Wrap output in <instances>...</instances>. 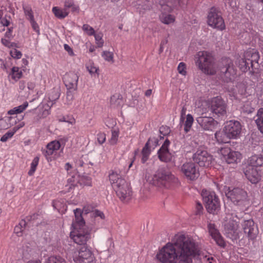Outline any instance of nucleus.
<instances>
[{
    "mask_svg": "<svg viewBox=\"0 0 263 263\" xmlns=\"http://www.w3.org/2000/svg\"><path fill=\"white\" fill-rule=\"evenodd\" d=\"M194 241L188 235L177 234L172 243H167L159 251L156 258L161 263H176Z\"/></svg>",
    "mask_w": 263,
    "mask_h": 263,
    "instance_id": "f257e3e1",
    "label": "nucleus"
},
{
    "mask_svg": "<svg viewBox=\"0 0 263 263\" xmlns=\"http://www.w3.org/2000/svg\"><path fill=\"white\" fill-rule=\"evenodd\" d=\"M150 182L160 188L172 189L178 184V180L168 171L161 168L153 175Z\"/></svg>",
    "mask_w": 263,
    "mask_h": 263,
    "instance_id": "f03ea898",
    "label": "nucleus"
},
{
    "mask_svg": "<svg viewBox=\"0 0 263 263\" xmlns=\"http://www.w3.org/2000/svg\"><path fill=\"white\" fill-rule=\"evenodd\" d=\"M196 58V65L202 72L208 74H214L216 72L214 58L210 53L205 51H199Z\"/></svg>",
    "mask_w": 263,
    "mask_h": 263,
    "instance_id": "7ed1b4c3",
    "label": "nucleus"
},
{
    "mask_svg": "<svg viewBox=\"0 0 263 263\" xmlns=\"http://www.w3.org/2000/svg\"><path fill=\"white\" fill-rule=\"evenodd\" d=\"M219 68L223 80L227 83L230 82L231 84H233L232 81L235 78L237 70L232 60L228 58L222 59Z\"/></svg>",
    "mask_w": 263,
    "mask_h": 263,
    "instance_id": "20e7f679",
    "label": "nucleus"
},
{
    "mask_svg": "<svg viewBox=\"0 0 263 263\" xmlns=\"http://www.w3.org/2000/svg\"><path fill=\"white\" fill-rule=\"evenodd\" d=\"M201 195L208 212L214 213L220 208V201L218 196L213 191L203 190Z\"/></svg>",
    "mask_w": 263,
    "mask_h": 263,
    "instance_id": "39448f33",
    "label": "nucleus"
},
{
    "mask_svg": "<svg viewBox=\"0 0 263 263\" xmlns=\"http://www.w3.org/2000/svg\"><path fill=\"white\" fill-rule=\"evenodd\" d=\"M226 195L234 204L241 206L242 210H243L244 206L249 204L247 193L242 189L234 188L230 190Z\"/></svg>",
    "mask_w": 263,
    "mask_h": 263,
    "instance_id": "423d86ee",
    "label": "nucleus"
},
{
    "mask_svg": "<svg viewBox=\"0 0 263 263\" xmlns=\"http://www.w3.org/2000/svg\"><path fill=\"white\" fill-rule=\"evenodd\" d=\"M207 23L209 26L221 31L226 28L224 20L220 12L215 7L211 8L209 11Z\"/></svg>",
    "mask_w": 263,
    "mask_h": 263,
    "instance_id": "0eeeda50",
    "label": "nucleus"
},
{
    "mask_svg": "<svg viewBox=\"0 0 263 263\" xmlns=\"http://www.w3.org/2000/svg\"><path fill=\"white\" fill-rule=\"evenodd\" d=\"M72 257L76 263H96L92 252L85 246L74 251Z\"/></svg>",
    "mask_w": 263,
    "mask_h": 263,
    "instance_id": "6e6552de",
    "label": "nucleus"
},
{
    "mask_svg": "<svg viewBox=\"0 0 263 263\" xmlns=\"http://www.w3.org/2000/svg\"><path fill=\"white\" fill-rule=\"evenodd\" d=\"M74 230L70 233V237L74 242L79 245L86 243L90 238V231L84 225L74 227Z\"/></svg>",
    "mask_w": 263,
    "mask_h": 263,
    "instance_id": "1a4fd4ad",
    "label": "nucleus"
},
{
    "mask_svg": "<svg viewBox=\"0 0 263 263\" xmlns=\"http://www.w3.org/2000/svg\"><path fill=\"white\" fill-rule=\"evenodd\" d=\"M79 76L74 72H69L66 73L63 77V81L68 91L67 92V98H69L70 101L72 100L73 95L70 90H76L78 88Z\"/></svg>",
    "mask_w": 263,
    "mask_h": 263,
    "instance_id": "9d476101",
    "label": "nucleus"
},
{
    "mask_svg": "<svg viewBox=\"0 0 263 263\" xmlns=\"http://www.w3.org/2000/svg\"><path fill=\"white\" fill-rule=\"evenodd\" d=\"M193 158L195 162L202 167H209L213 160V156L202 147L197 150Z\"/></svg>",
    "mask_w": 263,
    "mask_h": 263,
    "instance_id": "9b49d317",
    "label": "nucleus"
},
{
    "mask_svg": "<svg viewBox=\"0 0 263 263\" xmlns=\"http://www.w3.org/2000/svg\"><path fill=\"white\" fill-rule=\"evenodd\" d=\"M219 153L222 156V159L226 161L227 163H238L242 159L240 153L234 151L229 147L221 148Z\"/></svg>",
    "mask_w": 263,
    "mask_h": 263,
    "instance_id": "f8f14e48",
    "label": "nucleus"
},
{
    "mask_svg": "<svg viewBox=\"0 0 263 263\" xmlns=\"http://www.w3.org/2000/svg\"><path fill=\"white\" fill-rule=\"evenodd\" d=\"M211 111L219 117L226 116L227 113L226 104L220 97L213 98L210 104Z\"/></svg>",
    "mask_w": 263,
    "mask_h": 263,
    "instance_id": "ddd939ff",
    "label": "nucleus"
},
{
    "mask_svg": "<svg viewBox=\"0 0 263 263\" xmlns=\"http://www.w3.org/2000/svg\"><path fill=\"white\" fill-rule=\"evenodd\" d=\"M224 127L232 139H236L239 137L242 126L239 121L236 120L227 121L225 123Z\"/></svg>",
    "mask_w": 263,
    "mask_h": 263,
    "instance_id": "4468645a",
    "label": "nucleus"
},
{
    "mask_svg": "<svg viewBox=\"0 0 263 263\" xmlns=\"http://www.w3.org/2000/svg\"><path fill=\"white\" fill-rule=\"evenodd\" d=\"M244 174L246 178L252 183H257L263 176V170L254 168L251 165H247L244 169Z\"/></svg>",
    "mask_w": 263,
    "mask_h": 263,
    "instance_id": "2eb2a0df",
    "label": "nucleus"
},
{
    "mask_svg": "<svg viewBox=\"0 0 263 263\" xmlns=\"http://www.w3.org/2000/svg\"><path fill=\"white\" fill-rule=\"evenodd\" d=\"M181 171L185 177L190 180H195L199 176V171L195 163L193 162L184 163L181 167Z\"/></svg>",
    "mask_w": 263,
    "mask_h": 263,
    "instance_id": "dca6fc26",
    "label": "nucleus"
},
{
    "mask_svg": "<svg viewBox=\"0 0 263 263\" xmlns=\"http://www.w3.org/2000/svg\"><path fill=\"white\" fill-rule=\"evenodd\" d=\"M244 233L249 240H254L256 238L258 234V229L255 225L254 222L251 219L244 221L242 224Z\"/></svg>",
    "mask_w": 263,
    "mask_h": 263,
    "instance_id": "f3484780",
    "label": "nucleus"
},
{
    "mask_svg": "<svg viewBox=\"0 0 263 263\" xmlns=\"http://www.w3.org/2000/svg\"><path fill=\"white\" fill-rule=\"evenodd\" d=\"M61 147V142L56 140H53L47 144L46 149L43 153L48 162H51L52 160V155H54Z\"/></svg>",
    "mask_w": 263,
    "mask_h": 263,
    "instance_id": "a211bd4d",
    "label": "nucleus"
},
{
    "mask_svg": "<svg viewBox=\"0 0 263 263\" xmlns=\"http://www.w3.org/2000/svg\"><path fill=\"white\" fill-rule=\"evenodd\" d=\"M198 249L197 243L194 242L183 253L182 256L178 260V263H192V258L198 254Z\"/></svg>",
    "mask_w": 263,
    "mask_h": 263,
    "instance_id": "6ab92c4d",
    "label": "nucleus"
},
{
    "mask_svg": "<svg viewBox=\"0 0 263 263\" xmlns=\"http://www.w3.org/2000/svg\"><path fill=\"white\" fill-rule=\"evenodd\" d=\"M79 178L77 181L75 180L76 176H72L70 178L68 179V183L69 184V189L71 190L73 189L78 183L80 185L85 186H90L92 184L91 178L89 176H77Z\"/></svg>",
    "mask_w": 263,
    "mask_h": 263,
    "instance_id": "aec40b11",
    "label": "nucleus"
},
{
    "mask_svg": "<svg viewBox=\"0 0 263 263\" xmlns=\"http://www.w3.org/2000/svg\"><path fill=\"white\" fill-rule=\"evenodd\" d=\"M197 122L205 130H213L215 128L217 122L212 117L201 116L197 118Z\"/></svg>",
    "mask_w": 263,
    "mask_h": 263,
    "instance_id": "412c9836",
    "label": "nucleus"
},
{
    "mask_svg": "<svg viewBox=\"0 0 263 263\" xmlns=\"http://www.w3.org/2000/svg\"><path fill=\"white\" fill-rule=\"evenodd\" d=\"M170 144L169 140H166L158 152V157L162 162H167L172 160V155L168 150Z\"/></svg>",
    "mask_w": 263,
    "mask_h": 263,
    "instance_id": "4be33fe9",
    "label": "nucleus"
},
{
    "mask_svg": "<svg viewBox=\"0 0 263 263\" xmlns=\"http://www.w3.org/2000/svg\"><path fill=\"white\" fill-rule=\"evenodd\" d=\"M117 195L123 201H127L130 198L132 193L128 184L126 182L121 186L115 190Z\"/></svg>",
    "mask_w": 263,
    "mask_h": 263,
    "instance_id": "5701e85b",
    "label": "nucleus"
},
{
    "mask_svg": "<svg viewBox=\"0 0 263 263\" xmlns=\"http://www.w3.org/2000/svg\"><path fill=\"white\" fill-rule=\"evenodd\" d=\"M109 179L111 186L115 191L122 185H124V183L126 182L125 179L121 177L120 174L114 171H112L109 173Z\"/></svg>",
    "mask_w": 263,
    "mask_h": 263,
    "instance_id": "b1692460",
    "label": "nucleus"
},
{
    "mask_svg": "<svg viewBox=\"0 0 263 263\" xmlns=\"http://www.w3.org/2000/svg\"><path fill=\"white\" fill-rule=\"evenodd\" d=\"M7 73L8 80L13 84L17 82L23 76L22 69L17 66L12 67L9 71H7Z\"/></svg>",
    "mask_w": 263,
    "mask_h": 263,
    "instance_id": "393cba45",
    "label": "nucleus"
},
{
    "mask_svg": "<svg viewBox=\"0 0 263 263\" xmlns=\"http://www.w3.org/2000/svg\"><path fill=\"white\" fill-rule=\"evenodd\" d=\"M208 229L210 235L216 243L221 247H224L225 242L218 231L215 228L214 224L212 223L209 224Z\"/></svg>",
    "mask_w": 263,
    "mask_h": 263,
    "instance_id": "a878e982",
    "label": "nucleus"
},
{
    "mask_svg": "<svg viewBox=\"0 0 263 263\" xmlns=\"http://www.w3.org/2000/svg\"><path fill=\"white\" fill-rule=\"evenodd\" d=\"M188 0H160L161 6H166L169 7V11H172L173 8L179 5L181 7L187 5Z\"/></svg>",
    "mask_w": 263,
    "mask_h": 263,
    "instance_id": "bb28decb",
    "label": "nucleus"
},
{
    "mask_svg": "<svg viewBox=\"0 0 263 263\" xmlns=\"http://www.w3.org/2000/svg\"><path fill=\"white\" fill-rule=\"evenodd\" d=\"M248 165L263 170V151L262 154L254 155L249 158Z\"/></svg>",
    "mask_w": 263,
    "mask_h": 263,
    "instance_id": "cd10ccee",
    "label": "nucleus"
},
{
    "mask_svg": "<svg viewBox=\"0 0 263 263\" xmlns=\"http://www.w3.org/2000/svg\"><path fill=\"white\" fill-rule=\"evenodd\" d=\"M259 55L258 53L247 52L245 54V58L242 59L241 61L246 69L248 67L249 68L250 64L251 66H253V62L257 63Z\"/></svg>",
    "mask_w": 263,
    "mask_h": 263,
    "instance_id": "c85d7f7f",
    "label": "nucleus"
},
{
    "mask_svg": "<svg viewBox=\"0 0 263 263\" xmlns=\"http://www.w3.org/2000/svg\"><path fill=\"white\" fill-rule=\"evenodd\" d=\"M215 137L219 143H227L232 139L229 136L227 131L225 130L224 127L222 130L217 131L215 133Z\"/></svg>",
    "mask_w": 263,
    "mask_h": 263,
    "instance_id": "c756f323",
    "label": "nucleus"
},
{
    "mask_svg": "<svg viewBox=\"0 0 263 263\" xmlns=\"http://www.w3.org/2000/svg\"><path fill=\"white\" fill-rule=\"evenodd\" d=\"M52 206L61 214L65 213L67 208L65 200L61 198L53 201Z\"/></svg>",
    "mask_w": 263,
    "mask_h": 263,
    "instance_id": "7c9ffc66",
    "label": "nucleus"
},
{
    "mask_svg": "<svg viewBox=\"0 0 263 263\" xmlns=\"http://www.w3.org/2000/svg\"><path fill=\"white\" fill-rule=\"evenodd\" d=\"M60 96V90L59 88H53L48 93V106H52L55 101L59 99Z\"/></svg>",
    "mask_w": 263,
    "mask_h": 263,
    "instance_id": "2f4dec72",
    "label": "nucleus"
},
{
    "mask_svg": "<svg viewBox=\"0 0 263 263\" xmlns=\"http://www.w3.org/2000/svg\"><path fill=\"white\" fill-rule=\"evenodd\" d=\"M159 18L161 23L166 25L173 24L176 21V17L174 15L167 13H162Z\"/></svg>",
    "mask_w": 263,
    "mask_h": 263,
    "instance_id": "473e14b6",
    "label": "nucleus"
},
{
    "mask_svg": "<svg viewBox=\"0 0 263 263\" xmlns=\"http://www.w3.org/2000/svg\"><path fill=\"white\" fill-rule=\"evenodd\" d=\"M54 15L59 19H63L66 17L69 14V11L66 9L61 8L58 7H54L52 9Z\"/></svg>",
    "mask_w": 263,
    "mask_h": 263,
    "instance_id": "72a5a7b5",
    "label": "nucleus"
},
{
    "mask_svg": "<svg viewBox=\"0 0 263 263\" xmlns=\"http://www.w3.org/2000/svg\"><path fill=\"white\" fill-rule=\"evenodd\" d=\"M82 211L81 209H77L74 210L75 221L73 223V227H77V226H82L85 224L84 220L82 216Z\"/></svg>",
    "mask_w": 263,
    "mask_h": 263,
    "instance_id": "f704fd0d",
    "label": "nucleus"
},
{
    "mask_svg": "<svg viewBox=\"0 0 263 263\" xmlns=\"http://www.w3.org/2000/svg\"><path fill=\"white\" fill-rule=\"evenodd\" d=\"M149 142L150 140L149 139L146 143L142 150L141 161L143 163H144L148 160L151 153V151L149 146Z\"/></svg>",
    "mask_w": 263,
    "mask_h": 263,
    "instance_id": "c9c22d12",
    "label": "nucleus"
},
{
    "mask_svg": "<svg viewBox=\"0 0 263 263\" xmlns=\"http://www.w3.org/2000/svg\"><path fill=\"white\" fill-rule=\"evenodd\" d=\"M256 116V123L258 129L263 134V108H260L258 110Z\"/></svg>",
    "mask_w": 263,
    "mask_h": 263,
    "instance_id": "e433bc0d",
    "label": "nucleus"
},
{
    "mask_svg": "<svg viewBox=\"0 0 263 263\" xmlns=\"http://www.w3.org/2000/svg\"><path fill=\"white\" fill-rule=\"evenodd\" d=\"M86 68L91 76L95 74H99V67L96 66L92 61L89 60L86 64Z\"/></svg>",
    "mask_w": 263,
    "mask_h": 263,
    "instance_id": "4c0bfd02",
    "label": "nucleus"
},
{
    "mask_svg": "<svg viewBox=\"0 0 263 263\" xmlns=\"http://www.w3.org/2000/svg\"><path fill=\"white\" fill-rule=\"evenodd\" d=\"M28 106V103L27 102H25L22 105L15 107L13 109L9 110L8 114L11 115L20 114L23 112V111L26 109Z\"/></svg>",
    "mask_w": 263,
    "mask_h": 263,
    "instance_id": "58836bf2",
    "label": "nucleus"
},
{
    "mask_svg": "<svg viewBox=\"0 0 263 263\" xmlns=\"http://www.w3.org/2000/svg\"><path fill=\"white\" fill-rule=\"evenodd\" d=\"M27 224L26 221L24 219L21 220L19 224L16 226L14 229V233L18 236H21L23 234V232Z\"/></svg>",
    "mask_w": 263,
    "mask_h": 263,
    "instance_id": "ea45409f",
    "label": "nucleus"
},
{
    "mask_svg": "<svg viewBox=\"0 0 263 263\" xmlns=\"http://www.w3.org/2000/svg\"><path fill=\"white\" fill-rule=\"evenodd\" d=\"M194 119L191 114H188L186 116V120L184 124V130L185 133L189 132L193 125Z\"/></svg>",
    "mask_w": 263,
    "mask_h": 263,
    "instance_id": "a19ab883",
    "label": "nucleus"
},
{
    "mask_svg": "<svg viewBox=\"0 0 263 263\" xmlns=\"http://www.w3.org/2000/svg\"><path fill=\"white\" fill-rule=\"evenodd\" d=\"M39 160L40 157L39 156H36L33 158L30 164V169L28 173L29 176L33 175L34 172H35L37 166L39 164Z\"/></svg>",
    "mask_w": 263,
    "mask_h": 263,
    "instance_id": "79ce46f5",
    "label": "nucleus"
},
{
    "mask_svg": "<svg viewBox=\"0 0 263 263\" xmlns=\"http://www.w3.org/2000/svg\"><path fill=\"white\" fill-rule=\"evenodd\" d=\"M237 220H239V218L236 216L235 218H233V223H232V226L230 224L227 225V227L228 229L230 231V233H233L235 234L238 228V223L239 222Z\"/></svg>",
    "mask_w": 263,
    "mask_h": 263,
    "instance_id": "37998d69",
    "label": "nucleus"
},
{
    "mask_svg": "<svg viewBox=\"0 0 263 263\" xmlns=\"http://www.w3.org/2000/svg\"><path fill=\"white\" fill-rule=\"evenodd\" d=\"M93 36H94L95 37V42L97 47H102L103 46L104 43V40L103 39V33L101 32H99L98 33H96Z\"/></svg>",
    "mask_w": 263,
    "mask_h": 263,
    "instance_id": "c03bdc74",
    "label": "nucleus"
},
{
    "mask_svg": "<svg viewBox=\"0 0 263 263\" xmlns=\"http://www.w3.org/2000/svg\"><path fill=\"white\" fill-rule=\"evenodd\" d=\"M18 129V128L14 127L12 130L8 132L3 135L1 138V141L3 142L7 141L9 139L12 137Z\"/></svg>",
    "mask_w": 263,
    "mask_h": 263,
    "instance_id": "a18cd8bd",
    "label": "nucleus"
},
{
    "mask_svg": "<svg viewBox=\"0 0 263 263\" xmlns=\"http://www.w3.org/2000/svg\"><path fill=\"white\" fill-rule=\"evenodd\" d=\"M122 100L119 96L114 95L110 98V104L113 107H118L121 105Z\"/></svg>",
    "mask_w": 263,
    "mask_h": 263,
    "instance_id": "49530a36",
    "label": "nucleus"
},
{
    "mask_svg": "<svg viewBox=\"0 0 263 263\" xmlns=\"http://www.w3.org/2000/svg\"><path fill=\"white\" fill-rule=\"evenodd\" d=\"M47 263H66V262L60 256H51L48 258Z\"/></svg>",
    "mask_w": 263,
    "mask_h": 263,
    "instance_id": "de8ad7c7",
    "label": "nucleus"
},
{
    "mask_svg": "<svg viewBox=\"0 0 263 263\" xmlns=\"http://www.w3.org/2000/svg\"><path fill=\"white\" fill-rule=\"evenodd\" d=\"M91 216L96 220H103L105 219V215L104 213L98 210H95L92 211L91 213Z\"/></svg>",
    "mask_w": 263,
    "mask_h": 263,
    "instance_id": "09e8293b",
    "label": "nucleus"
},
{
    "mask_svg": "<svg viewBox=\"0 0 263 263\" xmlns=\"http://www.w3.org/2000/svg\"><path fill=\"white\" fill-rule=\"evenodd\" d=\"M119 132L118 130L113 129L111 130V136L109 140V142L111 145L116 144L118 140Z\"/></svg>",
    "mask_w": 263,
    "mask_h": 263,
    "instance_id": "8fccbe9b",
    "label": "nucleus"
},
{
    "mask_svg": "<svg viewBox=\"0 0 263 263\" xmlns=\"http://www.w3.org/2000/svg\"><path fill=\"white\" fill-rule=\"evenodd\" d=\"M82 30L89 36L93 35L96 33L94 29L88 24H84Z\"/></svg>",
    "mask_w": 263,
    "mask_h": 263,
    "instance_id": "3c124183",
    "label": "nucleus"
},
{
    "mask_svg": "<svg viewBox=\"0 0 263 263\" xmlns=\"http://www.w3.org/2000/svg\"><path fill=\"white\" fill-rule=\"evenodd\" d=\"M23 9L26 18L29 21L34 19L32 10L30 7L28 6L24 7Z\"/></svg>",
    "mask_w": 263,
    "mask_h": 263,
    "instance_id": "603ef678",
    "label": "nucleus"
},
{
    "mask_svg": "<svg viewBox=\"0 0 263 263\" xmlns=\"http://www.w3.org/2000/svg\"><path fill=\"white\" fill-rule=\"evenodd\" d=\"M102 55L105 60L109 62L114 63V54L112 52L107 51H103Z\"/></svg>",
    "mask_w": 263,
    "mask_h": 263,
    "instance_id": "864d4df0",
    "label": "nucleus"
},
{
    "mask_svg": "<svg viewBox=\"0 0 263 263\" xmlns=\"http://www.w3.org/2000/svg\"><path fill=\"white\" fill-rule=\"evenodd\" d=\"M10 54L12 58L17 59H21L22 56L21 52L15 48L11 49L10 51Z\"/></svg>",
    "mask_w": 263,
    "mask_h": 263,
    "instance_id": "5fc2aeb1",
    "label": "nucleus"
},
{
    "mask_svg": "<svg viewBox=\"0 0 263 263\" xmlns=\"http://www.w3.org/2000/svg\"><path fill=\"white\" fill-rule=\"evenodd\" d=\"M178 72L183 75L185 76L186 74V66L185 64L181 62L179 63L178 68H177Z\"/></svg>",
    "mask_w": 263,
    "mask_h": 263,
    "instance_id": "6e6d98bb",
    "label": "nucleus"
},
{
    "mask_svg": "<svg viewBox=\"0 0 263 263\" xmlns=\"http://www.w3.org/2000/svg\"><path fill=\"white\" fill-rule=\"evenodd\" d=\"M203 206L202 204L199 202H197L195 206V214L196 215H200L203 212Z\"/></svg>",
    "mask_w": 263,
    "mask_h": 263,
    "instance_id": "4d7b16f0",
    "label": "nucleus"
},
{
    "mask_svg": "<svg viewBox=\"0 0 263 263\" xmlns=\"http://www.w3.org/2000/svg\"><path fill=\"white\" fill-rule=\"evenodd\" d=\"M31 27L33 30L35 31L38 35L40 34V27L37 24V23L36 22V21L34 20V19L32 20L29 21Z\"/></svg>",
    "mask_w": 263,
    "mask_h": 263,
    "instance_id": "13d9d810",
    "label": "nucleus"
},
{
    "mask_svg": "<svg viewBox=\"0 0 263 263\" xmlns=\"http://www.w3.org/2000/svg\"><path fill=\"white\" fill-rule=\"evenodd\" d=\"M106 140V135L103 133H99L97 135V141L100 144H103Z\"/></svg>",
    "mask_w": 263,
    "mask_h": 263,
    "instance_id": "bf43d9fd",
    "label": "nucleus"
},
{
    "mask_svg": "<svg viewBox=\"0 0 263 263\" xmlns=\"http://www.w3.org/2000/svg\"><path fill=\"white\" fill-rule=\"evenodd\" d=\"M1 42L5 46L9 48L16 46L15 43L10 42L9 40L6 39H2Z\"/></svg>",
    "mask_w": 263,
    "mask_h": 263,
    "instance_id": "052dcab7",
    "label": "nucleus"
},
{
    "mask_svg": "<svg viewBox=\"0 0 263 263\" xmlns=\"http://www.w3.org/2000/svg\"><path fill=\"white\" fill-rule=\"evenodd\" d=\"M52 106H48V103H46V104H44L43 105V108L44 110L42 112V117H46L48 115L50 114V110Z\"/></svg>",
    "mask_w": 263,
    "mask_h": 263,
    "instance_id": "680f3d73",
    "label": "nucleus"
},
{
    "mask_svg": "<svg viewBox=\"0 0 263 263\" xmlns=\"http://www.w3.org/2000/svg\"><path fill=\"white\" fill-rule=\"evenodd\" d=\"M160 133L163 136H166L168 135L170 132V129L166 126H162L159 129Z\"/></svg>",
    "mask_w": 263,
    "mask_h": 263,
    "instance_id": "e2e57ef3",
    "label": "nucleus"
},
{
    "mask_svg": "<svg viewBox=\"0 0 263 263\" xmlns=\"http://www.w3.org/2000/svg\"><path fill=\"white\" fill-rule=\"evenodd\" d=\"M1 24L4 26H8L10 23V17H1L0 18Z\"/></svg>",
    "mask_w": 263,
    "mask_h": 263,
    "instance_id": "0e129e2a",
    "label": "nucleus"
},
{
    "mask_svg": "<svg viewBox=\"0 0 263 263\" xmlns=\"http://www.w3.org/2000/svg\"><path fill=\"white\" fill-rule=\"evenodd\" d=\"M92 211V206L90 205H87L83 208L82 213L85 214H91Z\"/></svg>",
    "mask_w": 263,
    "mask_h": 263,
    "instance_id": "69168bd1",
    "label": "nucleus"
},
{
    "mask_svg": "<svg viewBox=\"0 0 263 263\" xmlns=\"http://www.w3.org/2000/svg\"><path fill=\"white\" fill-rule=\"evenodd\" d=\"M73 4L74 3L72 1H66L64 3V8L67 10L68 8H70L73 6Z\"/></svg>",
    "mask_w": 263,
    "mask_h": 263,
    "instance_id": "338daca9",
    "label": "nucleus"
},
{
    "mask_svg": "<svg viewBox=\"0 0 263 263\" xmlns=\"http://www.w3.org/2000/svg\"><path fill=\"white\" fill-rule=\"evenodd\" d=\"M66 122L71 124L74 125L76 123V120L73 117H67Z\"/></svg>",
    "mask_w": 263,
    "mask_h": 263,
    "instance_id": "774afa93",
    "label": "nucleus"
}]
</instances>
